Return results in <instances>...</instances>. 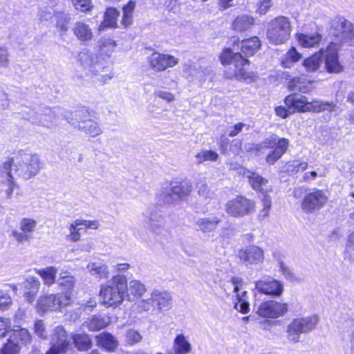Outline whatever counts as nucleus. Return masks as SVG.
I'll return each instance as SVG.
<instances>
[{
	"label": "nucleus",
	"instance_id": "obj_20",
	"mask_svg": "<svg viewBox=\"0 0 354 354\" xmlns=\"http://www.w3.org/2000/svg\"><path fill=\"white\" fill-rule=\"evenodd\" d=\"M11 166L12 164L10 162H6L3 165V172H5L7 176L6 179L1 182V191L6 193L7 198L12 197L14 189L17 185L14 181L16 176L12 173Z\"/></svg>",
	"mask_w": 354,
	"mask_h": 354
},
{
	"label": "nucleus",
	"instance_id": "obj_1",
	"mask_svg": "<svg viewBox=\"0 0 354 354\" xmlns=\"http://www.w3.org/2000/svg\"><path fill=\"white\" fill-rule=\"evenodd\" d=\"M127 290V279L124 275L116 274L111 281L101 286L100 295L102 301L108 306L120 305Z\"/></svg>",
	"mask_w": 354,
	"mask_h": 354
},
{
	"label": "nucleus",
	"instance_id": "obj_28",
	"mask_svg": "<svg viewBox=\"0 0 354 354\" xmlns=\"http://www.w3.org/2000/svg\"><path fill=\"white\" fill-rule=\"evenodd\" d=\"M147 223L153 232L160 234L164 230L166 221L162 214L151 212L147 215Z\"/></svg>",
	"mask_w": 354,
	"mask_h": 354
},
{
	"label": "nucleus",
	"instance_id": "obj_21",
	"mask_svg": "<svg viewBox=\"0 0 354 354\" xmlns=\"http://www.w3.org/2000/svg\"><path fill=\"white\" fill-rule=\"evenodd\" d=\"M285 104L290 109H294L299 112L306 113L309 111L310 102L304 95L292 94L285 98Z\"/></svg>",
	"mask_w": 354,
	"mask_h": 354
},
{
	"label": "nucleus",
	"instance_id": "obj_57",
	"mask_svg": "<svg viewBox=\"0 0 354 354\" xmlns=\"http://www.w3.org/2000/svg\"><path fill=\"white\" fill-rule=\"evenodd\" d=\"M20 350V345L9 338L0 349V354H19Z\"/></svg>",
	"mask_w": 354,
	"mask_h": 354
},
{
	"label": "nucleus",
	"instance_id": "obj_7",
	"mask_svg": "<svg viewBox=\"0 0 354 354\" xmlns=\"http://www.w3.org/2000/svg\"><path fill=\"white\" fill-rule=\"evenodd\" d=\"M171 299V297L169 293L153 290L149 298L137 300L131 306V311L135 314L142 313L151 310L155 304L159 310H162L169 306Z\"/></svg>",
	"mask_w": 354,
	"mask_h": 354
},
{
	"label": "nucleus",
	"instance_id": "obj_14",
	"mask_svg": "<svg viewBox=\"0 0 354 354\" xmlns=\"http://www.w3.org/2000/svg\"><path fill=\"white\" fill-rule=\"evenodd\" d=\"M333 28V33L337 38H339L341 42L354 45V26L350 21L344 18H339L334 21Z\"/></svg>",
	"mask_w": 354,
	"mask_h": 354
},
{
	"label": "nucleus",
	"instance_id": "obj_22",
	"mask_svg": "<svg viewBox=\"0 0 354 354\" xmlns=\"http://www.w3.org/2000/svg\"><path fill=\"white\" fill-rule=\"evenodd\" d=\"M261 41L257 37H253L248 39L238 41L234 44L233 50L241 48V53L246 57L253 55L260 48Z\"/></svg>",
	"mask_w": 354,
	"mask_h": 354
},
{
	"label": "nucleus",
	"instance_id": "obj_2",
	"mask_svg": "<svg viewBox=\"0 0 354 354\" xmlns=\"http://www.w3.org/2000/svg\"><path fill=\"white\" fill-rule=\"evenodd\" d=\"M8 162L12 164L13 174L24 180L36 176L41 167L40 158L36 153H20L15 160L11 159Z\"/></svg>",
	"mask_w": 354,
	"mask_h": 354
},
{
	"label": "nucleus",
	"instance_id": "obj_47",
	"mask_svg": "<svg viewBox=\"0 0 354 354\" xmlns=\"http://www.w3.org/2000/svg\"><path fill=\"white\" fill-rule=\"evenodd\" d=\"M73 338L75 346L80 351H86L92 346L89 336L86 334H76Z\"/></svg>",
	"mask_w": 354,
	"mask_h": 354
},
{
	"label": "nucleus",
	"instance_id": "obj_59",
	"mask_svg": "<svg viewBox=\"0 0 354 354\" xmlns=\"http://www.w3.org/2000/svg\"><path fill=\"white\" fill-rule=\"evenodd\" d=\"M197 188L198 195L204 199H212L214 197V192L209 189L207 183H198Z\"/></svg>",
	"mask_w": 354,
	"mask_h": 354
},
{
	"label": "nucleus",
	"instance_id": "obj_18",
	"mask_svg": "<svg viewBox=\"0 0 354 354\" xmlns=\"http://www.w3.org/2000/svg\"><path fill=\"white\" fill-rule=\"evenodd\" d=\"M77 61L89 73V75H97V68L100 64L97 63V57L88 50H82L77 56Z\"/></svg>",
	"mask_w": 354,
	"mask_h": 354
},
{
	"label": "nucleus",
	"instance_id": "obj_54",
	"mask_svg": "<svg viewBox=\"0 0 354 354\" xmlns=\"http://www.w3.org/2000/svg\"><path fill=\"white\" fill-rule=\"evenodd\" d=\"M74 8L82 12H88L93 8L92 0H71Z\"/></svg>",
	"mask_w": 354,
	"mask_h": 354
},
{
	"label": "nucleus",
	"instance_id": "obj_43",
	"mask_svg": "<svg viewBox=\"0 0 354 354\" xmlns=\"http://www.w3.org/2000/svg\"><path fill=\"white\" fill-rule=\"evenodd\" d=\"M335 105L329 102H324L317 99H314L310 102L308 112L320 113L322 111H333Z\"/></svg>",
	"mask_w": 354,
	"mask_h": 354
},
{
	"label": "nucleus",
	"instance_id": "obj_64",
	"mask_svg": "<svg viewBox=\"0 0 354 354\" xmlns=\"http://www.w3.org/2000/svg\"><path fill=\"white\" fill-rule=\"evenodd\" d=\"M12 304L10 296L3 291H0V310H5Z\"/></svg>",
	"mask_w": 354,
	"mask_h": 354
},
{
	"label": "nucleus",
	"instance_id": "obj_61",
	"mask_svg": "<svg viewBox=\"0 0 354 354\" xmlns=\"http://www.w3.org/2000/svg\"><path fill=\"white\" fill-rule=\"evenodd\" d=\"M10 327V319L9 318L0 317V339L7 336Z\"/></svg>",
	"mask_w": 354,
	"mask_h": 354
},
{
	"label": "nucleus",
	"instance_id": "obj_24",
	"mask_svg": "<svg viewBox=\"0 0 354 354\" xmlns=\"http://www.w3.org/2000/svg\"><path fill=\"white\" fill-rule=\"evenodd\" d=\"M72 31L76 38L81 42H88L93 37L90 26L83 21H76L73 24Z\"/></svg>",
	"mask_w": 354,
	"mask_h": 354
},
{
	"label": "nucleus",
	"instance_id": "obj_4",
	"mask_svg": "<svg viewBox=\"0 0 354 354\" xmlns=\"http://www.w3.org/2000/svg\"><path fill=\"white\" fill-rule=\"evenodd\" d=\"M289 146V141L286 138H278L277 136L273 135L265 139L260 144H253L247 151L255 150L263 153L265 149H273L266 157V162L270 165H273L277 162L287 151Z\"/></svg>",
	"mask_w": 354,
	"mask_h": 354
},
{
	"label": "nucleus",
	"instance_id": "obj_10",
	"mask_svg": "<svg viewBox=\"0 0 354 354\" xmlns=\"http://www.w3.org/2000/svg\"><path fill=\"white\" fill-rule=\"evenodd\" d=\"M328 201L326 193L320 189H314L307 194L301 203V209L306 214H312L322 208Z\"/></svg>",
	"mask_w": 354,
	"mask_h": 354
},
{
	"label": "nucleus",
	"instance_id": "obj_44",
	"mask_svg": "<svg viewBox=\"0 0 354 354\" xmlns=\"http://www.w3.org/2000/svg\"><path fill=\"white\" fill-rule=\"evenodd\" d=\"M301 58V55L299 53L295 48L292 47L282 57L281 64L284 68H290L293 63L298 62Z\"/></svg>",
	"mask_w": 354,
	"mask_h": 354
},
{
	"label": "nucleus",
	"instance_id": "obj_42",
	"mask_svg": "<svg viewBox=\"0 0 354 354\" xmlns=\"http://www.w3.org/2000/svg\"><path fill=\"white\" fill-rule=\"evenodd\" d=\"M322 39V37L319 33L304 35L299 34L297 35L299 44L304 48H311L317 45Z\"/></svg>",
	"mask_w": 354,
	"mask_h": 354
},
{
	"label": "nucleus",
	"instance_id": "obj_38",
	"mask_svg": "<svg viewBox=\"0 0 354 354\" xmlns=\"http://www.w3.org/2000/svg\"><path fill=\"white\" fill-rule=\"evenodd\" d=\"M306 82L310 83V81L307 80L306 75H303L301 77H296L291 79L288 86L291 91H298L306 93L311 90V88L306 84Z\"/></svg>",
	"mask_w": 354,
	"mask_h": 354
},
{
	"label": "nucleus",
	"instance_id": "obj_33",
	"mask_svg": "<svg viewBox=\"0 0 354 354\" xmlns=\"http://www.w3.org/2000/svg\"><path fill=\"white\" fill-rule=\"evenodd\" d=\"M9 338L21 346L30 344L32 340V335L26 328H18L12 330Z\"/></svg>",
	"mask_w": 354,
	"mask_h": 354
},
{
	"label": "nucleus",
	"instance_id": "obj_36",
	"mask_svg": "<svg viewBox=\"0 0 354 354\" xmlns=\"http://www.w3.org/2000/svg\"><path fill=\"white\" fill-rule=\"evenodd\" d=\"M168 187L176 203L183 197L189 195L192 192L191 185L187 184L182 185L180 183H171Z\"/></svg>",
	"mask_w": 354,
	"mask_h": 354
},
{
	"label": "nucleus",
	"instance_id": "obj_11",
	"mask_svg": "<svg viewBox=\"0 0 354 354\" xmlns=\"http://www.w3.org/2000/svg\"><path fill=\"white\" fill-rule=\"evenodd\" d=\"M239 261L245 266L262 263L264 261V251L259 246L249 245L241 248L237 253Z\"/></svg>",
	"mask_w": 354,
	"mask_h": 354
},
{
	"label": "nucleus",
	"instance_id": "obj_17",
	"mask_svg": "<svg viewBox=\"0 0 354 354\" xmlns=\"http://www.w3.org/2000/svg\"><path fill=\"white\" fill-rule=\"evenodd\" d=\"M326 68L329 73H337L343 70V66L339 64L337 55V45L331 42L325 52Z\"/></svg>",
	"mask_w": 354,
	"mask_h": 354
},
{
	"label": "nucleus",
	"instance_id": "obj_16",
	"mask_svg": "<svg viewBox=\"0 0 354 354\" xmlns=\"http://www.w3.org/2000/svg\"><path fill=\"white\" fill-rule=\"evenodd\" d=\"M255 288L261 293L279 297L283 291V284L275 279H260L255 281Z\"/></svg>",
	"mask_w": 354,
	"mask_h": 354
},
{
	"label": "nucleus",
	"instance_id": "obj_27",
	"mask_svg": "<svg viewBox=\"0 0 354 354\" xmlns=\"http://www.w3.org/2000/svg\"><path fill=\"white\" fill-rule=\"evenodd\" d=\"M40 281L35 277H30L24 281V297L26 301L31 303L35 299V297L40 288Z\"/></svg>",
	"mask_w": 354,
	"mask_h": 354
},
{
	"label": "nucleus",
	"instance_id": "obj_32",
	"mask_svg": "<svg viewBox=\"0 0 354 354\" xmlns=\"http://www.w3.org/2000/svg\"><path fill=\"white\" fill-rule=\"evenodd\" d=\"M175 354H188L192 351V345L187 338L182 333L178 334L173 343Z\"/></svg>",
	"mask_w": 354,
	"mask_h": 354
},
{
	"label": "nucleus",
	"instance_id": "obj_62",
	"mask_svg": "<svg viewBox=\"0 0 354 354\" xmlns=\"http://www.w3.org/2000/svg\"><path fill=\"white\" fill-rule=\"evenodd\" d=\"M262 203L263 209L259 212V216L263 218L268 216L272 202L270 198L266 194H264L262 198Z\"/></svg>",
	"mask_w": 354,
	"mask_h": 354
},
{
	"label": "nucleus",
	"instance_id": "obj_23",
	"mask_svg": "<svg viewBox=\"0 0 354 354\" xmlns=\"http://www.w3.org/2000/svg\"><path fill=\"white\" fill-rule=\"evenodd\" d=\"M244 175L248 178L249 183L252 187L262 194L271 191V188L268 186V180L260 176L259 174L248 171Z\"/></svg>",
	"mask_w": 354,
	"mask_h": 354
},
{
	"label": "nucleus",
	"instance_id": "obj_34",
	"mask_svg": "<svg viewBox=\"0 0 354 354\" xmlns=\"http://www.w3.org/2000/svg\"><path fill=\"white\" fill-rule=\"evenodd\" d=\"M9 338L21 346L30 344L32 340V335L26 328H18L12 330Z\"/></svg>",
	"mask_w": 354,
	"mask_h": 354
},
{
	"label": "nucleus",
	"instance_id": "obj_3",
	"mask_svg": "<svg viewBox=\"0 0 354 354\" xmlns=\"http://www.w3.org/2000/svg\"><path fill=\"white\" fill-rule=\"evenodd\" d=\"M220 59L223 64L230 65L225 72L227 78L241 80L247 77L244 67L248 64V60L245 59L241 53H234L230 48H225Z\"/></svg>",
	"mask_w": 354,
	"mask_h": 354
},
{
	"label": "nucleus",
	"instance_id": "obj_63",
	"mask_svg": "<svg viewBox=\"0 0 354 354\" xmlns=\"http://www.w3.org/2000/svg\"><path fill=\"white\" fill-rule=\"evenodd\" d=\"M163 71L178 64V59L170 55L162 54Z\"/></svg>",
	"mask_w": 354,
	"mask_h": 354
},
{
	"label": "nucleus",
	"instance_id": "obj_35",
	"mask_svg": "<svg viewBox=\"0 0 354 354\" xmlns=\"http://www.w3.org/2000/svg\"><path fill=\"white\" fill-rule=\"evenodd\" d=\"M55 118V111L52 109L46 108L44 113H39L35 119H32V122L50 128L53 125Z\"/></svg>",
	"mask_w": 354,
	"mask_h": 354
},
{
	"label": "nucleus",
	"instance_id": "obj_48",
	"mask_svg": "<svg viewBox=\"0 0 354 354\" xmlns=\"http://www.w3.org/2000/svg\"><path fill=\"white\" fill-rule=\"evenodd\" d=\"M247 294L245 290L241 295L237 294V302L234 304V308L243 314L248 313L250 311V304L248 301Z\"/></svg>",
	"mask_w": 354,
	"mask_h": 354
},
{
	"label": "nucleus",
	"instance_id": "obj_46",
	"mask_svg": "<svg viewBox=\"0 0 354 354\" xmlns=\"http://www.w3.org/2000/svg\"><path fill=\"white\" fill-rule=\"evenodd\" d=\"M119 11L114 8H109L105 14L102 26L110 28L117 27V19L119 16Z\"/></svg>",
	"mask_w": 354,
	"mask_h": 354
},
{
	"label": "nucleus",
	"instance_id": "obj_55",
	"mask_svg": "<svg viewBox=\"0 0 354 354\" xmlns=\"http://www.w3.org/2000/svg\"><path fill=\"white\" fill-rule=\"evenodd\" d=\"M80 225L78 221L75 220L72 222L68 227L69 234L66 236V239L73 242H77L80 240L81 234H80V227H78Z\"/></svg>",
	"mask_w": 354,
	"mask_h": 354
},
{
	"label": "nucleus",
	"instance_id": "obj_31",
	"mask_svg": "<svg viewBox=\"0 0 354 354\" xmlns=\"http://www.w3.org/2000/svg\"><path fill=\"white\" fill-rule=\"evenodd\" d=\"M254 24V19L248 15H242L236 17L232 27L238 32H244L251 28Z\"/></svg>",
	"mask_w": 354,
	"mask_h": 354
},
{
	"label": "nucleus",
	"instance_id": "obj_26",
	"mask_svg": "<svg viewBox=\"0 0 354 354\" xmlns=\"http://www.w3.org/2000/svg\"><path fill=\"white\" fill-rule=\"evenodd\" d=\"M86 269L88 272L97 279H108L109 270L108 266L102 261H91L88 263Z\"/></svg>",
	"mask_w": 354,
	"mask_h": 354
},
{
	"label": "nucleus",
	"instance_id": "obj_51",
	"mask_svg": "<svg viewBox=\"0 0 354 354\" xmlns=\"http://www.w3.org/2000/svg\"><path fill=\"white\" fill-rule=\"evenodd\" d=\"M98 45L100 53L109 56L114 51L116 43L112 39L103 38L98 41Z\"/></svg>",
	"mask_w": 354,
	"mask_h": 354
},
{
	"label": "nucleus",
	"instance_id": "obj_45",
	"mask_svg": "<svg viewBox=\"0 0 354 354\" xmlns=\"http://www.w3.org/2000/svg\"><path fill=\"white\" fill-rule=\"evenodd\" d=\"M136 7L134 1H129V3L122 8L123 15L121 24L124 28H127L132 24L133 12Z\"/></svg>",
	"mask_w": 354,
	"mask_h": 354
},
{
	"label": "nucleus",
	"instance_id": "obj_8",
	"mask_svg": "<svg viewBox=\"0 0 354 354\" xmlns=\"http://www.w3.org/2000/svg\"><path fill=\"white\" fill-rule=\"evenodd\" d=\"M256 313L263 318L276 319L283 316L288 310V304L274 300H267L254 305Z\"/></svg>",
	"mask_w": 354,
	"mask_h": 354
},
{
	"label": "nucleus",
	"instance_id": "obj_9",
	"mask_svg": "<svg viewBox=\"0 0 354 354\" xmlns=\"http://www.w3.org/2000/svg\"><path fill=\"white\" fill-rule=\"evenodd\" d=\"M71 295L67 294L49 295L41 297L37 304V310L39 313L48 310H59L69 304Z\"/></svg>",
	"mask_w": 354,
	"mask_h": 354
},
{
	"label": "nucleus",
	"instance_id": "obj_30",
	"mask_svg": "<svg viewBox=\"0 0 354 354\" xmlns=\"http://www.w3.org/2000/svg\"><path fill=\"white\" fill-rule=\"evenodd\" d=\"M220 221V218L217 216L203 217L198 218L195 224L198 230L206 233L216 230Z\"/></svg>",
	"mask_w": 354,
	"mask_h": 354
},
{
	"label": "nucleus",
	"instance_id": "obj_12",
	"mask_svg": "<svg viewBox=\"0 0 354 354\" xmlns=\"http://www.w3.org/2000/svg\"><path fill=\"white\" fill-rule=\"evenodd\" d=\"M254 209V203L245 196H239L225 204L226 212L234 217H243Z\"/></svg>",
	"mask_w": 354,
	"mask_h": 354
},
{
	"label": "nucleus",
	"instance_id": "obj_49",
	"mask_svg": "<svg viewBox=\"0 0 354 354\" xmlns=\"http://www.w3.org/2000/svg\"><path fill=\"white\" fill-rule=\"evenodd\" d=\"M128 289L132 295L140 298L142 297L147 291L145 285L137 279H132L129 281Z\"/></svg>",
	"mask_w": 354,
	"mask_h": 354
},
{
	"label": "nucleus",
	"instance_id": "obj_25",
	"mask_svg": "<svg viewBox=\"0 0 354 354\" xmlns=\"http://www.w3.org/2000/svg\"><path fill=\"white\" fill-rule=\"evenodd\" d=\"M97 346L109 352L115 351L119 345L115 337L107 332L101 333L95 336Z\"/></svg>",
	"mask_w": 354,
	"mask_h": 354
},
{
	"label": "nucleus",
	"instance_id": "obj_50",
	"mask_svg": "<svg viewBox=\"0 0 354 354\" xmlns=\"http://www.w3.org/2000/svg\"><path fill=\"white\" fill-rule=\"evenodd\" d=\"M75 278L71 275L66 274V272L61 273L60 277L58 279L59 285L62 287L64 290H66V293L69 295V292L73 290L75 285Z\"/></svg>",
	"mask_w": 354,
	"mask_h": 354
},
{
	"label": "nucleus",
	"instance_id": "obj_6",
	"mask_svg": "<svg viewBox=\"0 0 354 354\" xmlns=\"http://www.w3.org/2000/svg\"><path fill=\"white\" fill-rule=\"evenodd\" d=\"M319 322L317 315L301 317L293 319L287 326V338L290 342L298 343L302 333L307 334L314 330Z\"/></svg>",
	"mask_w": 354,
	"mask_h": 354
},
{
	"label": "nucleus",
	"instance_id": "obj_58",
	"mask_svg": "<svg viewBox=\"0 0 354 354\" xmlns=\"http://www.w3.org/2000/svg\"><path fill=\"white\" fill-rule=\"evenodd\" d=\"M308 167L306 162H288L286 163L285 171L289 173L295 174L299 171H305Z\"/></svg>",
	"mask_w": 354,
	"mask_h": 354
},
{
	"label": "nucleus",
	"instance_id": "obj_52",
	"mask_svg": "<svg viewBox=\"0 0 354 354\" xmlns=\"http://www.w3.org/2000/svg\"><path fill=\"white\" fill-rule=\"evenodd\" d=\"M149 64L151 69L158 72L163 71L162 54L153 53L149 57Z\"/></svg>",
	"mask_w": 354,
	"mask_h": 354
},
{
	"label": "nucleus",
	"instance_id": "obj_41",
	"mask_svg": "<svg viewBox=\"0 0 354 354\" xmlns=\"http://www.w3.org/2000/svg\"><path fill=\"white\" fill-rule=\"evenodd\" d=\"M322 53H316L306 59L302 62V66L304 67L307 73H313L317 71L322 62Z\"/></svg>",
	"mask_w": 354,
	"mask_h": 354
},
{
	"label": "nucleus",
	"instance_id": "obj_56",
	"mask_svg": "<svg viewBox=\"0 0 354 354\" xmlns=\"http://www.w3.org/2000/svg\"><path fill=\"white\" fill-rule=\"evenodd\" d=\"M125 342L130 346L138 344L142 340V335L135 329H129L125 333Z\"/></svg>",
	"mask_w": 354,
	"mask_h": 354
},
{
	"label": "nucleus",
	"instance_id": "obj_29",
	"mask_svg": "<svg viewBox=\"0 0 354 354\" xmlns=\"http://www.w3.org/2000/svg\"><path fill=\"white\" fill-rule=\"evenodd\" d=\"M55 28L60 36H64L69 29L71 17L68 13L55 12L54 14Z\"/></svg>",
	"mask_w": 354,
	"mask_h": 354
},
{
	"label": "nucleus",
	"instance_id": "obj_19",
	"mask_svg": "<svg viewBox=\"0 0 354 354\" xmlns=\"http://www.w3.org/2000/svg\"><path fill=\"white\" fill-rule=\"evenodd\" d=\"M82 111H75V119L78 120L77 128L92 137H95L100 135L102 133V131L99 124L93 120H82Z\"/></svg>",
	"mask_w": 354,
	"mask_h": 354
},
{
	"label": "nucleus",
	"instance_id": "obj_37",
	"mask_svg": "<svg viewBox=\"0 0 354 354\" xmlns=\"http://www.w3.org/2000/svg\"><path fill=\"white\" fill-rule=\"evenodd\" d=\"M110 323L109 317L95 315L88 319L84 324L90 330H98L106 327Z\"/></svg>",
	"mask_w": 354,
	"mask_h": 354
},
{
	"label": "nucleus",
	"instance_id": "obj_15",
	"mask_svg": "<svg viewBox=\"0 0 354 354\" xmlns=\"http://www.w3.org/2000/svg\"><path fill=\"white\" fill-rule=\"evenodd\" d=\"M37 222L32 218H23L19 223L20 232L17 230H12L11 236L19 243L28 242L32 238V235L35 231Z\"/></svg>",
	"mask_w": 354,
	"mask_h": 354
},
{
	"label": "nucleus",
	"instance_id": "obj_53",
	"mask_svg": "<svg viewBox=\"0 0 354 354\" xmlns=\"http://www.w3.org/2000/svg\"><path fill=\"white\" fill-rule=\"evenodd\" d=\"M197 163L201 164L205 161H216L218 154L212 150H202L196 156Z\"/></svg>",
	"mask_w": 354,
	"mask_h": 354
},
{
	"label": "nucleus",
	"instance_id": "obj_60",
	"mask_svg": "<svg viewBox=\"0 0 354 354\" xmlns=\"http://www.w3.org/2000/svg\"><path fill=\"white\" fill-rule=\"evenodd\" d=\"M34 332L35 335L40 339H46L48 337V333L46 327L42 320H37L34 324Z\"/></svg>",
	"mask_w": 354,
	"mask_h": 354
},
{
	"label": "nucleus",
	"instance_id": "obj_5",
	"mask_svg": "<svg viewBox=\"0 0 354 354\" xmlns=\"http://www.w3.org/2000/svg\"><path fill=\"white\" fill-rule=\"evenodd\" d=\"M291 30L290 19L285 16H278L267 26V39L273 44H284L288 40Z\"/></svg>",
	"mask_w": 354,
	"mask_h": 354
},
{
	"label": "nucleus",
	"instance_id": "obj_40",
	"mask_svg": "<svg viewBox=\"0 0 354 354\" xmlns=\"http://www.w3.org/2000/svg\"><path fill=\"white\" fill-rule=\"evenodd\" d=\"M156 201L159 205H170L176 203L168 186L161 188L156 193Z\"/></svg>",
	"mask_w": 354,
	"mask_h": 354
},
{
	"label": "nucleus",
	"instance_id": "obj_13",
	"mask_svg": "<svg viewBox=\"0 0 354 354\" xmlns=\"http://www.w3.org/2000/svg\"><path fill=\"white\" fill-rule=\"evenodd\" d=\"M51 347L46 354H64L66 352L68 340L64 328L61 326L55 327L50 334Z\"/></svg>",
	"mask_w": 354,
	"mask_h": 354
},
{
	"label": "nucleus",
	"instance_id": "obj_39",
	"mask_svg": "<svg viewBox=\"0 0 354 354\" xmlns=\"http://www.w3.org/2000/svg\"><path fill=\"white\" fill-rule=\"evenodd\" d=\"M35 272L42 278L45 285L50 286L55 282L57 273L55 267L49 266L43 269H37Z\"/></svg>",
	"mask_w": 354,
	"mask_h": 354
}]
</instances>
